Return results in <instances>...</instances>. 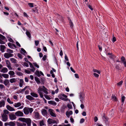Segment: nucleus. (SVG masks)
I'll return each mask as SVG.
<instances>
[{"label": "nucleus", "mask_w": 126, "mask_h": 126, "mask_svg": "<svg viewBox=\"0 0 126 126\" xmlns=\"http://www.w3.org/2000/svg\"><path fill=\"white\" fill-rule=\"evenodd\" d=\"M8 74L10 75V77H11V76L15 75V73L13 71H10L9 72Z\"/></svg>", "instance_id": "nucleus-32"}, {"label": "nucleus", "mask_w": 126, "mask_h": 126, "mask_svg": "<svg viewBox=\"0 0 126 126\" xmlns=\"http://www.w3.org/2000/svg\"><path fill=\"white\" fill-rule=\"evenodd\" d=\"M59 95H61V96L62 97H63L65 98H66L67 97V96L64 94H61Z\"/></svg>", "instance_id": "nucleus-55"}, {"label": "nucleus", "mask_w": 126, "mask_h": 126, "mask_svg": "<svg viewBox=\"0 0 126 126\" xmlns=\"http://www.w3.org/2000/svg\"><path fill=\"white\" fill-rule=\"evenodd\" d=\"M48 90L44 86L42 87L41 86H39L37 92L39 94L40 97H43V93L42 92L43 91L46 94H48Z\"/></svg>", "instance_id": "nucleus-1"}, {"label": "nucleus", "mask_w": 126, "mask_h": 126, "mask_svg": "<svg viewBox=\"0 0 126 126\" xmlns=\"http://www.w3.org/2000/svg\"><path fill=\"white\" fill-rule=\"evenodd\" d=\"M47 58V56L46 55H44L42 58V59L44 61H45L46 60V58Z\"/></svg>", "instance_id": "nucleus-63"}, {"label": "nucleus", "mask_w": 126, "mask_h": 126, "mask_svg": "<svg viewBox=\"0 0 126 126\" xmlns=\"http://www.w3.org/2000/svg\"><path fill=\"white\" fill-rule=\"evenodd\" d=\"M30 94L32 97L35 98H37L38 96V95L33 92H31L30 93Z\"/></svg>", "instance_id": "nucleus-17"}, {"label": "nucleus", "mask_w": 126, "mask_h": 126, "mask_svg": "<svg viewBox=\"0 0 126 126\" xmlns=\"http://www.w3.org/2000/svg\"><path fill=\"white\" fill-rule=\"evenodd\" d=\"M2 75L4 78L7 79L9 77V75L8 74H2Z\"/></svg>", "instance_id": "nucleus-31"}, {"label": "nucleus", "mask_w": 126, "mask_h": 126, "mask_svg": "<svg viewBox=\"0 0 126 126\" xmlns=\"http://www.w3.org/2000/svg\"><path fill=\"white\" fill-rule=\"evenodd\" d=\"M93 74L95 77L98 78L99 77V75L95 73H94Z\"/></svg>", "instance_id": "nucleus-58"}, {"label": "nucleus", "mask_w": 126, "mask_h": 126, "mask_svg": "<svg viewBox=\"0 0 126 126\" xmlns=\"http://www.w3.org/2000/svg\"><path fill=\"white\" fill-rule=\"evenodd\" d=\"M10 126H15L16 125L15 122H9Z\"/></svg>", "instance_id": "nucleus-30"}, {"label": "nucleus", "mask_w": 126, "mask_h": 126, "mask_svg": "<svg viewBox=\"0 0 126 126\" xmlns=\"http://www.w3.org/2000/svg\"><path fill=\"white\" fill-rule=\"evenodd\" d=\"M6 52L8 53H13V51L12 50L8 49H7Z\"/></svg>", "instance_id": "nucleus-44"}, {"label": "nucleus", "mask_w": 126, "mask_h": 126, "mask_svg": "<svg viewBox=\"0 0 126 126\" xmlns=\"http://www.w3.org/2000/svg\"><path fill=\"white\" fill-rule=\"evenodd\" d=\"M40 72L38 71H36L35 72V74L37 75L38 77H40Z\"/></svg>", "instance_id": "nucleus-42"}, {"label": "nucleus", "mask_w": 126, "mask_h": 126, "mask_svg": "<svg viewBox=\"0 0 126 126\" xmlns=\"http://www.w3.org/2000/svg\"><path fill=\"white\" fill-rule=\"evenodd\" d=\"M24 81L23 79H20L19 80V86L20 87H22L23 86V85L24 83Z\"/></svg>", "instance_id": "nucleus-25"}, {"label": "nucleus", "mask_w": 126, "mask_h": 126, "mask_svg": "<svg viewBox=\"0 0 126 126\" xmlns=\"http://www.w3.org/2000/svg\"><path fill=\"white\" fill-rule=\"evenodd\" d=\"M41 112L42 115L44 116H46L47 114L46 110L44 109H43L42 110Z\"/></svg>", "instance_id": "nucleus-20"}, {"label": "nucleus", "mask_w": 126, "mask_h": 126, "mask_svg": "<svg viewBox=\"0 0 126 126\" xmlns=\"http://www.w3.org/2000/svg\"><path fill=\"white\" fill-rule=\"evenodd\" d=\"M35 117L38 118L39 117V114L38 112H36L35 114Z\"/></svg>", "instance_id": "nucleus-47"}, {"label": "nucleus", "mask_w": 126, "mask_h": 126, "mask_svg": "<svg viewBox=\"0 0 126 126\" xmlns=\"http://www.w3.org/2000/svg\"><path fill=\"white\" fill-rule=\"evenodd\" d=\"M84 121V119L83 118H82L81 119L80 122V123H82Z\"/></svg>", "instance_id": "nucleus-61"}, {"label": "nucleus", "mask_w": 126, "mask_h": 126, "mask_svg": "<svg viewBox=\"0 0 126 126\" xmlns=\"http://www.w3.org/2000/svg\"><path fill=\"white\" fill-rule=\"evenodd\" d=\"M26 98L27 99L30 101L33 100L34 99V98L32 96L30 95H27Z\"/></svg>", "instance_id": "nucleus-19"}, {"label": "nucleus", "mask_w": 126, "mask_h": 126, "mask_svg": "<svg viewBox=\"0 0 126 126\" xmlns=\"http://www.w3.org/2000/svg\"><path fill=\"white\" fill-rule=\"evenodd\" d=\"M39 125L40 126H43L45 125V124L43 120L39 122Z\"/></svg>", "instance_id": "nucleus-35"}, {"label": "nucleus", "mask_w": 126, "mask_h": 126, "mask_svg": "<svg viewBox=\"0 0 126 126\" xmlns=\"http://www.w3.org/2000/svg\"><path fill=\"white\" fill-rule=\"evenodd\" d=\"M47 122L49 124H57L56 121L53 120L52 119L49 118L47 120Z\"/></svg>", "instance_id": "nucleus-10"}, {"label": "nucleus", "mask_w": 126, "mask_h": 126, "mask_svg": "<svg viewBox=\"0 0 126 126\" xmlns=\"http://www.w3.org/2000/svg\"><path fill=\"white\" fill-rule=\"evenodd\" d=\"M7 67L9 70H12V68L11 66V64L9 60H7L5 61Z\"/></svg>", "instance_id": "nucleus-9"}, {"label": "nucleus", "mask_w": 126, "mask_h": 126, "mask_svg": "<svg viewBox=\"0 0 126 126\" xmlns=\"http://www.w3.org/2000/svg\"><path fill=\"white\" fill-rule=\"evenodd\" d=\"M21 103L20 102L15 103L13 105L15 108H16L18 107L17 108L18 110L21 109L23 108V106H21Z\"/></svg>", "instance_id": "nucleus-5"}, {"label": "nucleus", "mask_w": 126, "mask_h": 126, "mask_svg": "<svg viewBox=\"0 0 126 126\" xmlns=\"http://www.w3.org/2000/svg\"><path fill=\"white\" fill-rule=\"evenodd\" d=\"M121 60L124 64V66L126 67V60L125 57L123 56H122L121 58Z\"/></svg>", "instance_id": "nucleus-14"}, {"label": "nucleus", "mask_w": 126, "mask_h": 126, "mask_svg": "<svg viewBox=\"0 0 126 126\" xmlns=\"http://www.w3.org/2000/svg\"><path fill=\"white\" fill-rule=\"evenodd\" d=\"M125 97L123 96L122 97H121V100H122V103H124V102L125 99Z\"/></svg>", "instance_id": "nucleus-54"}, {"label": "nucleus", "mask_w": 126, "mask_h": 126, "mask_svg": "<svg viewBox=\"0 0 126 126\" xmlns=\"http://www.w3.org/2000/svg\"><path fill=\"white\" fill-rule=\"evenodd\" d=\"M0 38L1 39V40H3L5 39L6 38L3 35L0 34Z\"/></svg>", "instance_id": "nucleus-46"}, {"label": "nucleus", "mask_w": 126, "mask_h": 126, "mask_svg": "<svg viewBox=\"0 0 126 126\" xmlns=\"http://www.w3.org/2000/svg\"><path fill=\"white\" fill-rule=\"evenodd\" d=\"M58 97L60 99L64 101H66L68 100L70 101V100L68 98H64L63 97L61 96V95H59Z\"/></svg>", "instance_id": "nucleus-23"}, {"label": "nucleus", "mask_w": 126, "mask_h": 126, "mask_svg": "<svg viewBox=\"0 0 126 126\" xmlns=\"http://www.w3.org/2000/svg\"><path fill=\"white\" fill-rule=\"evenodd\" d=\"M8 46L11 48H16V47L15 45L12 43H8Z\"/></svg>", "instance_id": "nucleus-18"}, {"label": "nucleus", "mask_w": 126, "mask_h": 126, "mask_svg": "<svg viewBox=\"0 0 126 126\" xmlns=\"http://www.w3.org/2000/svg\"><path fill=\"white\" fill-rule=\"evenodd\" d=\"M29 64L30 65V67L32 69H30V70L32 72H34L35 70V69L33 67V65L30 62H29Z\"/></svg>", "instance_id": "nucleus-13"}, {"label": "nucleus", "mask_w": 126, "mask_h": 126, "mask_svg": "<svg viewBox=\"0 0 126 126\" xmlns=\"http://www.w3.org/2000/svg\"><path fill=\"white\" fill-rule=\"evenodd\" d=\"M10 60L12 62L14 63H16V60L15 59L13 58H11L10 59Z\"/></svg>", "instance_id": "nucleus-39"}, {"label": "nucleus", "mask_w": 126, "mask_h": 126, "mask_svg": "<svg viewBox=\"0 0 126 126\" xmlns=\"http://www.w3.org/2000/svg\"><path fill=\"white\" fill-rule=\"evenodd\" d=\"M8 71V70L7 68L6 67H3L0 70V72L3 73H6Z\"/></svg>", "instance_id": "nucleus-22"}, {"label": "nucleus", "mask_w": 126, "mask_h": 126, "mask_svg": "<svg viewBox=\"0 0 126 126\" xmlns=\"http://www.w3.org/2000/svg\"><path fill=\"white\" fill-rule=\"evenodd\" d=\"M15 114L16 116L18 117H22L24 115L23 112L20 111H17L16 112Z\"/></svg>", "instance_id": "nucleus-7"}, {"label": "nucleus", "mask_w": 126, "mask_h": 126, "mask_svg": "<svg viewBox=\"0 0 126 126\" xmlns=\"http://www.w3.org/2000/svg\"><path fill=\"white\" fill-rule=\"evenodd\" d=\"M48 103L49 104H52L54 105H56V103L54 101H50L48 102Z\"/></svg>", "instance_id": "nucleus-27"}, {"label": "nucleus", "mask_w": 126, "mask_h": 126, "mask_svg": "<svg viewBox=\"0 0 126 126\" xmlns=\"http://www.w3.org/2000/svg\"><path fill=\"white\" fill-rule=\"evenodd\" d=\"M80 101L82 103H84V98L81 95H80Z\"/></svg>", "instance_id": "nucleus-34"}, {"label": "nucleus", "mask_w": 126, "mask_h": 126, "mask_svg": "<svg viewBox=\"0 0 126 126\" xmlns=\"http://www.w3.org/2000/svg\"><path fill=\"white\" fill-rule=\"evenodd\" d=\"M23 16L24 17H28V16L27 14L25 12L23 13Z\"/></svg>", "instance_id": "nucleus-59"}, {"label": "nucleus", "mask_w": 126, "mask_h": 126, "mask_svg": "<svg viewBox=\"0 0 126 126\" xmlns=\"http://www.w3.org/2000/svg\"><path fill=\"white\" fill-rule=\"evenodd\" d=\"M107 55L110 58L112 59H114L116 57L115 56L112 55L111 53H108Z\"/></svg>", "instance_id": "nucleus-21"}, {"label": "nucleus", "mask_w": 126, "mask_h": 126, "mask_svg": "<svg viewBox=\"0 0 126 126\" xmlns=\"http://www.w3.org/2000/svg\"><path fill=\"white\" fill-rule=\"evenodd\" d=\"M103 119L105 121L106 125H109V122L108 121V119L105 116L103 117Z\"/></svg>", "instance_id": "nucleus-16"}, {"label": "nucleus", "mask_w": 126, "mask_h": 126, "mask_svg": "<svg viewBox=\"0 0 126 126\" xmlns=\"http://www.w3.org/2000/svg\"><path fill=\"white\" fill-rule=\"evenodd\" d=\"M6 108L7 109L10 111H15V109L14 108L9 105H6Z\"/></svg>", "instance_id": "nucleus-8"}, {"label": "nucleus", "mask_w": 126, "mask_h": 126, "mask_svg": "<svg viewBox=\"0 0 126 126\" xmlns=\"http://www.w3.org/2000/svg\"><path fill=\"white\" fill-rule=\"evenodd\" d=\"M48 111L50 115L51 116L54 117H56V114L53 110L51 109H49Z\"/></svg>", "instance_id": "nucleus-6"}, {"label": "nucleus", "mask_w": 126, "mask_h": 126, "mask_svg": "<svg viewBox=\"0 0 126 126\" xmlns=\"http://www.w3.org/2000/svg\"><path fill=\"white\" fill-rule=\"evenodd\" d=\"M17 126H23V125L21 123H17Z\"/></svg>", "instance_id": "nucleus-64"}, {"label": "nucleus", "mask_w": 126, "mask_h": 126, "mask_svg": "<svg viewBox=\"0 0 126 126\" xmlns=\"http://www.w3.org/2000/svg\"><path fill=\"white\" fill-rule=\"evenodd\" d=\"M9 116L10 119L12 120H15L16 118L15 115L12 113L10 114Z\"/></svg>", "instance_id": "nucleus-11"}, {"label": "nucleus", "mask_w": 126, "mask_h": 126, "mask_svg": "<svg viewBox=\"0 0 126 126\" xmlns=\"http://www.w3.org/2000/svg\"><path fill=\"white\" fill-rule=\"evenodd\" d=\"M7 101L10 104H12L14 103V102L12 101L9 98H8L7 99Z\"/></svg>", "instance_id": "nucleus-36"}, {"label": "nucleus", "mask_w": 126, "mask_h": 126, "mask_svg": "<svg viewBox=\"0 0 126 126\" xmlns=\"http://www.w3.org/2000/svg\"><path fill=\"white\" fill-rule=\"evenodd\" d=\"M21 53L23 54H25V53H26V52L25 50L23 48H21Z\"/></svg>", "instance_id": "nucleus-41"}, {"label": "nucleus", "mask_w": 126, "mask_h": 126, "mask_svg": "<svg viewBox=\"0 0 126 126\" xmlns=\"http://www.w3.org/2000/svg\"><path fill=\"white\" fill-rule=\"evenodd\" d=\"M17 56L18 57L21 59L22 58V55L18 53L17 54Z\"/></svg>", "instance_id": "nucleus-56"}, {"label": "nucleus", "mask_w": 126, "mask_h": 126, "mask_svg": "<svg viewBox=\"0 0 126 126\" xmlns=\"http://www.w3.org/2000/svg\"><path fill=\"white\" fill-rule=\"evenodd\" d=\"M44 96L47 99L50 100V97L48 95H45Z\"/></svg>", "instance_id": "nucleus-53"}, {"label": "nucleus", "mask_w": 126, "mask_h": 126, "mask_svg": "<svg viewBox=\"0 0 126 126\" xmlns=\"http://www.w3.org/2000/svg\"><path fill=\"white\" fill-rule=\"evenodd\" d=\"M73 114L72 111H67L66 112V114L68 118H69L70 116L72 115Z\"/></svg>", "instance_id": "nucleus-15"}, {"label": "nucleus", "mask_w": 126, "mask_h": 126, "mask_svg": "<svg viewBox=\"0 0 126 126\" xmlns=\"http://www.w3.org/2000/svg\"><path fill=\"white\" fill-rule=\"evenodd\" d=\"M93 71L94 72H96L99 74L100 73V72L98 70H97L95 69H93Z\"/></svg>", "instance_id": "nucleus-40"}, {"label": "nucleus", "mask_w": 126, "mask_h": 126, "mask_svg": "<svg viewBox=\"0 0 126 126\" xmlns=\"http://www.w3.org/2000/svg\"><path fill=\"white\" fill-rule=\"evenodd\" d=\"M18 95H14L13 96V97L14 99L15 100H17L18 99Z\"/></svg>", "instance_id": "nucleus-50"}, {"label": "nucleus", "mask_w": 126, "mask_h": 126, "mask_svg": "<svg viewBox=\"0 0 126 126\" xmlns=\"http://www.w3.org/2000/svg\"><path fill=\"white\" fill-rule=\"evenodd\" d=\"M123 83V81H121L117 83V85L118 86H120Z\"/></svg>", "instance_id": "nucleus-45"}, {"label": "nucleus", "mask_w": 126, "mask_h": 126, "mask_svg": "<svg viewBox=\"0 0 126 126\" xmlns=\"http://www.w3.org/2000/svg\"><path fill=\"white\" fill-rule=\"evenodd\" d=\"M23 111L24 113L25 114H28L29 112L31 113L33 111V109L32 108L25 107L23 109Z\"/></svg>", "instance_id": "nucleus-4"}, {"label": "nucleus", "mask_w": 126, "mask_h": 126, "mask_svg": "<svg viewBox=\"0 0 126 126\" xmlns=\"http://www.w3.org/2000/svg\"><path fill=\"white\" fill-rule=\"evenodd\" d=\"M29 88V86H26L23 89L21 90V91H24L27 89Z\"/></svg>", "instance_id": "nucleus-48"}, {"label": "nucleus", "mask_w": 126, "mask_h": 126, "mask_svg": "<svg viewBox=\"0 0 126 126\" xmlns=\"http://www.w3.org/2000/svg\"><path fill=\"white\" fill-rule=\"evenodd\" d=\"M23 66H25L26 67H29V66L28 64L27 63H26V62H25L24 63Z\"/></svg>", "instance_id": "nucleus-60"}, {"label": "nucleus", "mask_w": 126, "mask_h": 126, "mask_svg": "<svg viewBox=\"0 0 126 126\" xmlns=\"http://www.w3.org/2000/svg\"><path fill=\"white\" fill-rule=\"evenodd\" d=\"M9 113V111L5 109L3 110V113L1 114L2 121L6 122L7 120L8 117L7 114H8Z\"/></svg>", "instance_id": "nucleus-2"}, {"label": "nucleus", "mask_w": 126, "mask_h": 126, "mask_svg": "<svg viewBox=\"0 0 126 126\" xmlns=\"http://www.w3.org/2000/svg\"><path fill=\"white\" fill-rule=\"evenodd\" d=\"M5 102L3 100H2L0 101V108L3 107L5 105Z\"/></svg>", "instance_id": "nucleus-24"}, {"label": "nucleus", "mask_w": 126, "mask_h": 126, "mask_svg": "<svg viewBox=\"0 0 126 126\" xmlns=\"http://www.w3.org/2000/svg\"><path fill=\"white\" fill-rule=\"evenodd\" d=\"M4 83L5 86H7L9 83V80L7 79H5L4 81Z\"/></svg>", "instance_id": "nucleus-26"}, {"label": "nucleus", "mask_w": 126, "mask_h": 126, "mask_svg": "<svg viewBox=\"0 0 126 126\" xmlns=\"http://www.w3.org/2000/svg\"><path fill=\"white\" fill-rule=\"evenodd\" d=\"M26 34L27 36H28V37L30 38L31 36L30 32H29L27 31L26 32Z\"/></svg>", "instance_id": "nucleus-38"}, {"label": "nucleus", "mask_w": 126, "mask_h": 126, "mask_svg": "<svg viewBox=\"0 0 126 126\" xmlns=\"http://www.w3.org/2000/svg\"><path fill=\"white\" fill-rule=\"evenodd\" d=\"M35 45L36 46H37L39 44V42L38 41H35Z\"/></svg>", "instance_id": "nucleus-57"}, {"label": "nucleus", "mask_w": 126, "mask_h": 126, "mask_svg": "<svg viewBox=\"0 0 126 126\" xmlns=\"http://www.w3.org/2000/svg\"><path fill=\"white\" fill-rule=\"evenodd\" d=\"M0 50L2 52H3L4 51V49L6 47L4 45H1L0 46Z\"/></svg>", "instance_id": "nucleus-29"}, {"label": "nucleus", "mask_w": 126, "mask_h": 126, "mask_svg": "<svg viewBox=\"0 0 126 126\" xmlns=\"http://www.w3.org/2000/svg\"><path fill=\"white\" fill-rule=\"evenodd\" d=\"M18 120L26 123L28 126H30L31 125V121L30 118L20 117L18 118Z\"/></svg>", "instance_id": "nucleus-3"}, {"label": "nucleus", "mask_w": 126, "mask_h": 126, "mask_svg": "<svg viewBox=\"0 0 126 126\" xmlns=\"http://www.w3.org/2000/svg\"><path fill=\"white\" fill-rule=\"evenodd\" d=\"M112 100L115 101H116L117 100L116 97L114 95H112Z\"/></svg>", "instance_id": "nucleus-37"}, {"label": "nucleus", "mask_w": 126, "mask_h": 126, "mask_svg": "<svg viewBox=\"0 0 126 126\" xmlns=\"http://www.w3.org/2000/svg\"><path fill=\"white\" fill-rule=\"evenodd\" d=\"M24 72L30 74L31 73V72L30 70H29L25 69L24 70Z\"/></svg>", "instance_id": "nucleus-52"}, {"label": "nucleus", "mask_w": 126, "mask_h": 126, "mask_svg": "<svg viewBox=\"0 0 126 126\" xmlns=\"http://www.w3.org/2000/svg\"><path fill=\"white\" fill-rule=\"evenodd\" d=\"M13 54L11 53H5L4 54V56L6 58L8 59L10 57H12Z\"/></svg>", "instance_id": "nucleus-12"}, {"label": "nucleus", "mask_w": 126, "mask_h": 126, "mask_svg": "<svg viewBox=\"0 0 126 126\" xmlns=\"http://www.w3.org/2000/svg\"><path fill=\"white\" fill-rule=\"evenodd\" d=\"M35 81H36L37 84H39L40 83V81L39 80L38 78H35Z\"/></svg>", "instance_id": "nucleus-43"}, {"label": "nucleus", "mask_w": 126, "mask_h": 126, "mask_svg": "<svg viewBox=\"0 0 126 126\" xmlns=\"http://www.w3.org/2000/svg\"><path fill=\"white\" fill-rule=\"evenodd\" d=\"M16 81V79L15 78H12L10 79V82L11 83L15 82Z\"/></svg>", "instance_id": "nucleus-33"}, {"label": "nucleus", "mask_w": 126, "mask_h": 126, "mask_svg": "<svg viewBox=\"0 0 126 126\" xmlns=\"http://www.w3.org/2000/svg\"><path fill=\"white\" fill-rule=\"evenodd\" d=\"M28 5L30 7H33V4L32 3H29Z\"/></svg>", "instance_id": "nucleus-62"}, {"label": "nucleus", "mask_w": 126, "mask_h": 126, "mask_svg": "<svg viewBox=\"0 0 126 126\" xmlns=\"http://www.w3.org/2000/svg\"><path fill=\"white\" fill-rule=\"evenodd\" d=\"M69 23L70 25V27L71 28H73V22H72L71 19H69Z\"/></svg>", "instance_id": "nucleus-28"}, {"label": "nucleus", "mask_w": 126, "mask_h": 126, "mask_svg": "<svg viewBox=\"0 0 126 126\" xmlns=\"http://www.w3.org/2000/svg\"><path fill=\"white\" fill-rule=\"evenodd\" d=\"M33 64L34 66L36 67L37 68H39V66L36 63H33Z\"/></svg>", "instance_id": "nucleus-51"}, {"label": "nucleus", "mask_w": 126, "mask_h": 126, "mask_svg": "<svg viewBox=\"0 0 126 126\" xmlns=\"http://www.w3.org/2000/svg\"><path fill=\"white\" fill-rule=\"evenodd\" d=\"M17 75L19 76H22L23 75V74L20 72H16Z\"/></svg>", "instance_id": "nucleus-49"}]
</instances>
